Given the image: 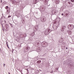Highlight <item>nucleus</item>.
Returning a JSON list of instances; mask_svg holds the SVG:
<instances>
[{"label":"nucleus","mask_w":74,"mask_h":74,"mask_svg":"<svg viewBox=\"0 0 74 74\" xmlns=\"http://www.w3.org/2000/svg\"><path fill=\"white\" fill-rule=\"evenodd\" d=\"M51 32V30L49 29V28H48L46 29L44 33L45 35H48Z\"/></svg>","instance_id":"1"},{"label":"nucleus","mask_w":74,"mask_h":74,"mask_svg":"<svg viewBox=\"0 0 74 74\" xmlns=\"http://www.w3.org/2000/svg\"><path fill=\"white\" fill-rule=\"evenodd\" d=\"M68 28L69 30H72L74 29V25L73 24H69L68 25Z\"/></svg>","instance_id":"2"},{"label":"nucleus","mask_w":74,"mask_h":74,"mask_svg":"<svg viewBox=\"0 0 74 74\" xmlns=\"http://www.w3.org/2000/svg\"><path fill=\"white\" fill-rule=\"evenodd\" d=\"M41 44L42 47H47L48 45V43L45 41H44L42 42Z\"/></svg>","instance_id":"3"},{"label":"nucleus","mask_w":74,"mask_h":74,"mask_svg":"<svg viewBox=\"0 0 74 74\" xmlns=\"http://www.w3.org/2000/svg\"><path fill=\"white\" fill-rule=\"evenodd\" d=\"M53 25V28L54 29H56L58 27V26H59V25L58 23H56Z\"/></svg>","instance_id":"4"},{"label":"nucleus","mask_w":74,"mask_h":74,"mask_svg":"<svg viewBox=\"0 0 74 74\" xmlns=\"http://www.w3.org/2000/svg\"><path fill=\"white\" fill-rule=\"evenodd\" d=\"M46 20V18H45V17H42L40 19L41 21L42 22H45Z\"/></svg>","instance_id":"5"},{"label":"nucleus","mask_w":74,"mask_h":74,"mask_svg":"<svg viewBox=\"0 0 74 74\" xmlns=\"http://www.w3.org/2000/svg\"><path fill=\"white\" fill-rule=\"evenodd\" d=\"M58 12V11L56 10H53L52 11V14L53 15H55L56 14H57Z\"/></svg>","instance_id":"6"},{"label":"nucleus","mask_w":74,"mask_h":74,"mask_svg":"<svg viewBox=\"0 0 74 74\" xmlns=\"http://www.w3.org/2000/svg\"><path fill=\"white\" fill-rule=\"evenodd\" d=\"M40 11H45V8H44V6H42L40 7Z\"/></svg>","instance_id":"7"},{"label":"nucleus","mask_w":74,"mask_h":74,"mask_svg":"<svg viewBox=\"0 0 74 74\" xmlns=\"http://www.w3.org/2000/svg\"><path fill=\"white\" fill-rule=\"evenodd\" d=\"M69 12L68 11H66L64 12V14H66V17H67L68 16V15H69Z\"/></svg>","instance_id":"8"},{"label":"nucleus","mask_w":74,"mask_h":74,"mask_svg":"<svg viewBox=\"0 0 74 74\" xmlns=\"http://www.w3.org/2000/svg\"><path fill=\"white\" fill-rule=\"evenodd\" d=\"M40 40H37L35 42L34 45H38L40 44Z\"/></svg>","instance_id":"9"},{"label":"nucleus","mask_w":74,"mask_h":74,"mask_svg":"<svg viewBox=\"0 0 74 74\" xmlns=\"http://www.w3.org/2000/svg\"><path fill=\"white\" fill-rule=\"evenodd\" d=\"M28 47H26L24 49V51L25 52H27V51H28Z\"/></svg>","instance_id":"10"},{"label":"nucleus","mask_w":74,"mask_h":74,"mask_svg":"<svg viewBox=\"0 0 74 74\" xmlns=\"http://www.w3.org/2000/svg\"><path fill=\"white\" fill-rule=\"evenodd\" d=\"M38 26H36L35 27H34V30L36 32V31H37V30H38Z\"/></svg>","instance_id":"11"},{"label":"nucleus","mask_w":74,"mask_h":74,"mask_svg":"<svg viewBox=\"0 0 74 74\" xmlns=\"http://www.w3.org/2000/svg\"><path fill=\"white\" fill-rule=\"evenodd\" d=\"M49 0H43V2L46 5L48 3V2Z\"/></svg>","instance_id":"12"},{"label":"nucleus","mask_w":74,"mask_h":74,"mask_svg":"<svg viewBox=\"0 0 74 74\" xmlns=\"http://www.w3.org/2000/svg\"><path fill=\"white\" fill-rule=\"evenodd\" d=\"M66 8V6L64 5H63V6L61 7V10H62V11H63V10H64V9L65 8Z\"/></svg>","instance_id":"13"},{"label":"nucleus","mask_w":74,"mask_h":74,"mask_svg":"<svg viewBox=\"0 0 74 74\" xmlns=\"http://www.w3.org/2000/svg\"><path fill=\"white\" fill-rule=\"evenodd\" d=\"M64 26H62V27L61 29V32H63L64 30Z\"/></svg>","instance_id":"14"},{"label":"nucleus","mask_w":74,"mask_h":74,"mask_svg":"<svg viewBox=\"0 0 74 74\" xmlns=\"http://www.w3.org/2000/svg\"><path fill=\"white\" fill-rule=\"evenodd\" d=\"M67 32L69 35H71V33H72V32H71V31L70 30H68L67 31Z\"/></svg>","instance_id":"15"},{"label":"nucleus","mask_w":74,"mask_h":74,"mask_svg":"<svg viewBox=\"0 0 74 74\" xmlns=\"http://www.w3.org/2000/svg\"><path fill=\"white\" fill-rule=\"evenodd\" d=\"M37 51L38 52H40V51H41V49L40 48V47H38L37 48Z\"/></svg>","instance_id":"16"},{"label":"nucleus","mask_w":74,"mask_h":74,"mask_svg":"<svg viewBox=\"0 0 74 74\" xmlns=\"http://www.w3.org/2000/svg\"><path fill=\"white\" fill-rule=\"evenodd\" d=\"M63 41V40L62 38H61V39H60L59 40V42H60V43H61V42H62Z\"/></svg>","instance_id":"17"},{"label":"nucleus","mask_w":74,"mask_h":74,"mask_svg":"<svg viewBox=\"0 0 74 74\" xmlns=\"http://www.w3.org/2000/svg\"><path fill=\"white\" fill-rule=\"evenodd\" d=\"M12 4H15L16 3V2L15 0H12Z\"/></svg>","instance_id":"18"},{"label":"nucleus","mask_w":74,"mask_h":74,"mask_svg":"<svg viewBox=\"0 0 74 74\" xmlns=\"http://www.w3.org/2000/svg\"><path fill=\"white\" fill-rule=\"evenodd\" d=\"M38 1V0H33V3L34 4H36L37 2Z\"/></svg>","instance_id":"19"},{"label":"nucleus","mask_w":74,"mask_h":74,"mask_svg":"<svg viewBox=\"0 0 74 74\" xmlns=\"http://www.w3.org/2000/svg\"><path fill=\"white\" fill-rule=\"evenodd\" d=\"M31 36H32V37H33L34 36H35V33L34 32L33 33H32L31 34Z\"/></svg>","instance_id":"20"},{"label":"nucleus","mask_w":74,"mask_h":74,"mask_svg":"<svg viewBox=\"0 0 74 74\" xmlns=\"http://www.w3.org/2000/svg\"><path fill=\"white\" fill-rule=\"evenodd\" d=\"M1 19H3L4 20V19H5V17L4 16H2L1 18Z\"/></svg>","instance_id":"21"},{"label":"nucleus","mask_w":74,"mask_h":74,"mask_svg":"<svg viewBox=\"0 0 74 74\" xmlns=\"http://www.w3.org/2000/svg\"><path fill=\"white\" fill-rule=\"evenodd\" d=\"M59 0H57L56 1V3L57 4H59Z\"/></svg>","instance_id":"22"},{"label":"nucleus","mask_w":74,"mask_h":74,"mask_svg":"<svg viewBox=\"0 0 74 74\" xmlns=\"http://www.w3.org/2000/svg\"><path fill=\"white\" fill-rule=\"evenodd\" d=\"M16 13V14L15 15L16 16H17L18 18V17H19V16H20V13L18 14V15Z\"/></svg>","instance_id":"23"},{"label":"nucleus","mask_w":74,"mask_h":74,"mask_svg":"<svg viewBox=\"0 0 74 74\" xmlns=\"http://www.w3.org/2000/svg\"><path fill=\"white\" fill-rule=\"evenodd\" d=\"M5 27L6 29H8V25H7V24H6L5 25Z\"/></svg>","instance_id":"24"},{"label":"nucleus","mask_w":74,"mask_h":74,"mask_svg":"<svg viewBox=\"0 0 74 74\" xmlns=\"http://www.w3.org/2000/svg\"><path fill=\"white\" fill-rule=\"evenodd\" d=\"M41 62V60H39L37 61V63H40Z\"/></svg>","instance_id":"25"},{"label":"nucleus","mask_w":74,"mask_h":74,"mask_svg":"<svg viewBox=\"0 0 74 74\" xmlns=\"http://www.w3.org/2000/svg\"><path fill=\"white\" fill-rule=\"evenodd\" d=\"M67 2V1H66V5H67V6H69V4H68V2H67V3H66Z\"/></svg>","instance_id":"26"},{"label":"nucleus","mask_w":74,"mask_h":74,"mask_svg":"<svg viewBox=\"0 0 74 74\" xmlns=\"http://www.w3.org/2000/svg\"><path fill=\"white\" fill-rule=\"evenodd\" d=\"M9 24L10 25V26L12 27H14V26H13V25H12V24H11V23H9Z\"/></svg>","instance_id":"27"},{"label":"nucleus","mask_w":74,"mask_h":74,"mask_svg":"<svg viewBox=\"0 0 74 74\" xmlns=\"http://www.w3.org/2000/svg\"><path fill=\"white\" fill-rule=\"evenodd\" d=\"M22 36H23V34H21L20 35V38H23V37Z\"/></svg>","instance_id":"28"},{"label":"nucleus","mask_w":74,"mask_h":74,"mask_svg":"<svg viewBox=\"0 0 74 74\" xmlns=\"http://www.w3.org/2000/svg\"><path fill=\"white\" fill-rule=\"evenodd\" d=\"M71 2H73V3H74V0H71Z\"/></svg>","instance_id":"29"},{"label":"nucleus","mask_w":74,"mask_h":74,"mask_svg":"<svg viewBox=\"0 0 74 74\" xmlns=\"http://www.w3.org/2000/svg\"><path fill=\"white\" fill-rule=\"evenodd\" d=\"M25 22V20H23L22 21V22L23 23H24V22Z\"/></svg>","instance_id":"30"},{"label":"nucleus","mask_w":74,"mask_h":74,"mask_svg":"<svg viewBox=\"0 0 74 74\" xmlns=\"http://www.w3.org/2000/svg\"><path fill=\"white\" fill-rule=\"evenodd\" d=\"M8 8V6H6V7L5 8V9H7Z\"/></svg>","instance_id":"31"},{"label":"nucleus","mask_w":74,"mask_h":74,"mask_svg":"<svg viewBox=\"0 0 74 74\" xmlns=\"http://www.w3.org/2000/svg\"><path fill=\"white\" fill-rule=\"evenodd\" d=\"M67 3L68 4H70L71 3H70V2H68Z\"/></svg>","instance_id":"32"},{"label":"nucleus","mask_w":74,"mask_h":74,"mask_svg":"<svg viewBox=\"0 0 74 74\" xmlns=\"http://www.w3.org/2000/svg\"><path fill=\"white\" fill-rule=\"evenodd\" d=\"M11 16H9L8 17V18H10V17H11Z\"/></svg>","instance_id":"33"},{"label":"nucleus","mask_w":74,"mask_h":74,"mask_svg":"<svg viewBox=\"0 0 74 74\" xmlns=\"http://www.w3.org/2000/svg\"><path fill=\"white\" fill-rule=\"evenodd\" d=\"M7 12H8V13H9V12H10L8 10H7Z\"/></svg>","instance_id":"34"},{"label":"nucleus","mask_w":74,"mask_h":74,"mask_svg":"<svg viewBox=\"0 0 74 74\" xmlns=\"http://www.w3.org/2000/svg\"><path fill=\"white\" fill-rule=\"evenodd\" d=\"M6 43H7L6 45H7V47H8V43H7V42Z\"/></svg>","instance_id":"35"},{"label":"nucleus","mask_w":74,"mask_h":74,"mask_svg":"<svg viewBox=\"0 0 74 74\" xmlns=\"http://www.w3.org/2000/svg\"><path fill=\"white\" fill-rule=\"evenodd\" d=\"M14 50H13V51H12V53H14Z\"/></svg>","instance_id":"36"},{"label":"nucleus","mask_w":74,"mask_h":74,"mask_svg":"<svg viewBox=\"0 0 74 74\" xmlns=\"http://www.w3.org/2000/svg\"><path fill=\"white\" fill-rule=\"evenodd\" d=\"M5 64H3V66H4V67H5Z\"/></svg>","instance_id":"37"},{"label":"nucleus","mask_w":74,"mask_h":74,"mask_svg":"<svg viewBox=\"0 0 74 74\" xmlns=\"http://www.w3.org/2000/svg\"><path fill=\"white\" fill-rule=\"evenodd\" d=\"M53 71H52L51 72H50V73H53Z\"/></svg>","instance_id":"38"},{"label":"nucleus","mask_w":74,"mask_h":74,"mask_svg":"<svg viewBox=\"0 0 74 74\" xmlns=\"http://www.w3.org/2000/svg\"><path fill=\"white\" fill-rule=\"evenodd\" d=\"M66 49H68V47H66Z\"/></svg>","instance_id":"39"},{"label":"nucleus","mask_w":74,"mask_h":74,"mask_svg":"<svg viewBox=\"0 0 74 74\" xmlns=\"http://www.w3.org/2000/svg\"><path fill=\"white\" fill-rule=\"evenodd\" d=\"M61 15H62V16H63V14L62 13Z\"/></svg>","instance_id":"40"},{"label":"nucleus","mask_w":74,"mask_h":74,"mask_svg":"<svg viewBox=\"0 0 74 74\" xmlns=\"http://www.w3.org/2000/svg\"><path fill=\"white\" fill-rule=\"evenodd\" d=\"M5 23H6V21H5Z\"/></svg>","instance_id":"41"},{"label":"nucleus","mask_w":74,"mask_h":74,"mask_svg":"<svg viewBox=\"0 0 74 74\" xmlns=\"http://www.w3.org/2000/svg\"><path fill=\"white\" fill-rule=\"evenodd\" d=\"M2 16H4V15H3V14H2Z\"/></svg>","instance_id":"42"},{"label":"nucleus","mask_w":74,"mask_h":74,"mask_svg":"<svg viewBox=\"0 0 74 74\" xmlns=\"http://www.w3.org/2000/svg\"><path fill=\"white\" fill-rule=\"evenodd\" d=\"M7 47H8V48H9V47L8 46H8H7Z\"/></svg>","instance_id":"43"},{"label":"nucleus","mask_w":74,"mask_h":74,"mask_svg":"<svg viewBox=\"0 0 74 74\" xmlns=\"http://www.w3.org/2000/svg\"><path fill=\"white\" fill-rule=\"evenodd\" d=\"M47 5L48 6H49V5H50V4H49V5Z\"/></svg>","instance_id":"44"},{"label":"nucleus","mask_w":74,"mask_h":74,"mask_svg":"<svg viewBox=\"0 0 74 74\" xmlns=\"http://www.w3.org/2000/svg\"><path fill=\"white\" fill-rule=\"evenodd\" d=\"M8 74H10V72H9V73H8Z\"/></svg>","instance_id":"45"},{"label":"nucleus","mask_w":74,"mask_h":74,"mask_svg":"<svg viewBox=\"0 0 74 74\" xmlns=\"http://www.w3.org/2000/svg\"><path fill=\"white\" fill-rule=\"evenodd\" d=\"M57 69H59V68H58V67L57 68Z\"/></svg>","instance_id":"46"},{"label":"nucleus","mask_w":74,"mask_h":74,"mask_svg":"<svg viewBox=\"0 0 74 74\" xmlns=\"http://www.w3.org/2000/svg\"><path fill=\"white\" fill-rule=\"evenodd\" d=\"M40 0V1H42L43 0Z\"/></svg>","instance_id":"47"},{"label":"nucleus","mask_w":74,"mask_h":74,"mask_svg":"<svg viewBox=\"0 0 74 74\" xmlns=\"http://www.w3.org/2000/svg\"><path fill=\"white\" fill-rule=\"evenodd\" d=\"M1 2H2V0H1Z\"/></svg>","instance_id":"48"},{"label":"nucleus","mask_w":74,"mask_h":74,"mask_svg":"<svg viewBox=\"0 0 74 74\" xmlns=\"http://www.w3.org/2000/svg\"><path fill=\"white\" fill-rule=\"evenodd\" d=\"M25 34V35H26V34Z\"/></svg>","instance_id":"49"},{"label":"nucleus","mask_w":74,"mask_h":74,"mask_svg":"<svg viewBox=\"0 0 74 74\" xmlns=\"http://www.w3.org/2000/svg\"><path fill=\"white\" fill-rule=\"evenodd\" d=\"M2 27H3V25H2Z\"/></svg>","instance_id":"50"}]
</instances>
